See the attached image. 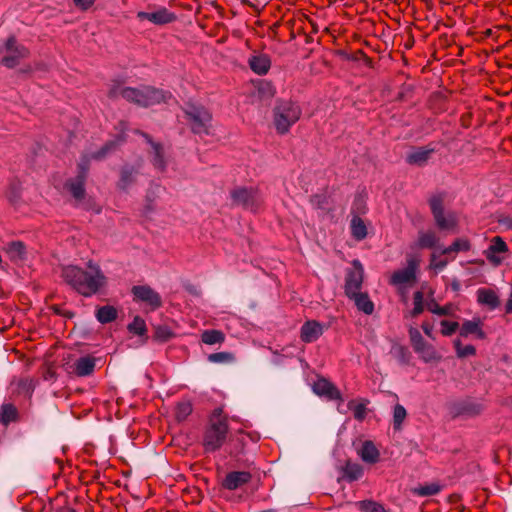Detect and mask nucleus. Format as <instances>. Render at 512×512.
Masks as SVG:
<instances>
[{
    "label": "nucleus",
    "mask_w": 512,
    "mask_h": 512,
    "mask_svg": "<svg viewBox=\"0 0 512 512\" xmlns=\"http://www.w3.org/2000/svg\"><path fill=\"white\" fill-rule=\"evenodd\" d=\"M61 275L69 285L85 297L96 294L107 282L99 265L91 260L87 263V270L68 265L62 268Z\"/></svg>",
    "instance_id": "nucleus-1"
},
{
    "label": "nucleus",
    "mask_w": 512,
    "mask_h": 512,
    "mask_svg": "<svg viewBox=\"0 0 512 512\" xmlns=\"http://www.w3.org/2000/svg\"><path fill=\"white\" fill-rule=\"evenodd\" d=\"M231 204L252 213L264 205L265 197L257 186H237L230 191Z\"/></svg>",
    "instance_id": "nucleus-2"
},
{
    "label": "nucleus",
    "mask_w": 512,
    "mask_h": 512,
    "mask_svg": "<svg viewBox=\"0 0 512 512\" xmlns=\"http://www.w3.org/2000/svg\"><path fill=\"white\" fill-rule=\"evenodd\" d=\"M301 107L291 100H280L273 109V124L279 134H286L300 119Z\"/></svg>",
    "instance_id": "nucleus-3"
},
{
    "label": "nucleus",
    "mask_w": 512,
    "mask_h": 512,
    "mask_svg": "<svg viewBox=\"0 0 512 512\" xmlns=\"http://www.w3.org/2000/svg\"><path fill=\"white\" fill-rule=\"evenodd\" d=\"M121 95L124 99L144 107L166 102L171 98L169 92L149 86L140 89L126 87L121 90Z\"/></svg>",
    "instance_id": "nucleus-4"
},
{
    "label": "nucleus",
    "mask_w": 512,
    "mask_h": 512,
    "mask_svg": "<svg viewBox=\"0 0 512 512\" xmlns=\"http://www.w3.org/2000/svg\"><path fill=\"white\" fill-rule=\"evenodd\" d=\"M29 51L23 45L17 43L14 36L9 37L0 45V60L8 68L17 66L21 60L28 57Z\"/></svg>",
    "instance_id": "nucleus-5"
},
{
    "label": "nucleus",
    "mask_w": 512,
    "mask_h": 512,
    "mask_svg": "<svg viewBox=\"0 0 512 512\" xmlns=\"http://www.w3.org/2000/svg\"><path fill=\"white\" fill-rule=\"evenodd\" d=\"M228 432V425L225 418L217 417L212 419L210 427L204 437V446L207 451H216L224 443Z\"/></svg>",
    "instance_id": "nucleus-6"
},
{
    "label": "nucleus",
    "mask_w": 512,
    "mask_h": 512,
    "mask_svg": "<svg viewBox=\"0 0 512 512\" xmlns=\"http://www.w3.org/2000/svg\"><path fill=\"white\" fill-rule=\"evenodd\" d=\"M185 113L194 133L208 134L211 122V114L203 106L189 103Z\"/></svg>",
    "instance_id": "nucleus-7"
},
{
    "label": "nucleus",
    "mask_w": 512,
    "mask_h": 512,
    "mask_svg": "<svg viewBox=\"0 0 512 512\" xmlns=\"http://www.w3.org/2000/svg\"><path fill=\"white\" fill-rule=\"evenodd\" d=\"M469 249V243L467 240L458 239L451 246L444 248L441 252L434 251L432 253L431 261L429 268L434 271L435 274L439 273L444 269L449 260L451 259L449 256L453 253H457L459 251H464Z\"/></svg>",
    "instance_id": "nucleus-8"
},
{
    "label": "nucleus",
    "mask_w": 512,
    "mask_h": 512,
    "mask_svg": "<svg viewBox=\"0 0 512 512\" xmlns=\"http://www.w3.org/2000/svg\"><path fill=\"white\" fill-rule=\"evenodd\" d=\"M419 266V260L415 257L408 259L407 267L395 271L390 277V284L398 289H404L412 286L416 281V273Z\"/></svg>",
    "instance_id": "nucleus-9"
},
{
    "label": "nucleus",
    "mask_w": 512,
    "mask_h": 512,
    "mask_svg": "<svg viewBox=\"0 0 512 512\" xmlns=\"http://www.w3.org/2000/svg\"><path fill=\"white\" fill-rule=\"evenodd\" d=\"M508 246L500 236L490 239L489 246L483 251L487 260L494 266H499L508 254Z\"/></svg>",
    "instance_id": "nucleus-10"
},
{
    "label": "nucleus",
    "mask_w": 512,
    "mask_h": 512,
    "mask_svg": "<svg viewBox=\"0 0 512 512\" xmlns=\"http://www.w3.org/2000/svg\"><path fill=\"white\" fill-rule=\"evenodd\" d=\"M139 20H147L154 25H165L176 20L175 13L165 7H158L150 11H140L137 13Z\"/></svg>",
    "instance_id": "nucleus-11"
},
{
    "label": "nucleus",
    "mask_w": 512,
    "mask_h": 512,
    "mask_svg": "<svg viewBox=\"0 0 512 512\" xmlns=\"http://www.w3.org/2000/svg\"><path fill=\"white\" fill-rule=\"evenodd\" d=\"M132 293L136 301L144 303L151 310H155L161 306L162 301L160 295L149 286H134Z\"/></svg>",
    "instance_id": "nucleus-12"
},
{
    "label": "nucleus",
    "mask_w": 512,
    "mask_h": 512,
    "mask_svg": "<svg viewBox=\"0 0 512 512\" xmlns=\"http://www.w3.org/2000/svg\"><path fill=\"white\" fill-rule=\"evenodd\" d=\"M363 266L358 260L353 261V268L348 272L346 277L345 292L347 296L355 295L359 292L363 281Z\"/></svg>",
    "instance_id": "nucleus-13"
},
{
    "label": "nucleus",
    "mask_w": 512,
    "mask_h": 512,
    "mask_svg": "<svg viewBox=\"0 0 512 512\" xmlns=\"http://www.w3.org/2000/svg\"><path fill=\"white\" fill-rule=\"evenodd\" d=\"M367 193L364 190L357 191L353 197L351 205L350 224H364L362 216L367 211Z\"/></svg>",
    "instance_id": "nucleus-14"
},
{
    "label": "nucleus",
    "mask_w": 512,
    "mask_h": 512,
    "mask_svg": "<svg viewBox=\"0 0 512 512\" xmlns=\"http://www.w3.org/2000/svg\"><path fill=\"white\" fill-rule=\"evenodd\" d=\"M310 204L319 216H324L334 211V200L327 192H320L310 197Z\"/></svg>",
    "instance_id": "nucleus-15"
},
{
    "label": "nucleus",
    "mask_w": 512,
    "mask_h": 512,
    "mask_svg": "<svg viewBox=\"0 0 512 512\" xmlns=\"http://www.w3.org/2000/svg\"><path fill=\"white\" fill-rule=\"evenodd\" d=\"M357 454L363 462L370 465L376 464L380 460V451L370 440H366L361 444L357 449Z\"/></svg>",
    "instance_id": "nucleus-16"
},
{
    "label": "nucleus",
    "mask_w": 512,
    "mask_h": 512,
    "mask_svg": "<svg viewBox=\"0 0 512 512\" xmlns=\"http://www.w3.org/2000/svg\"><path fill=\"white\" fill-rule=\"evenodd\" d=\"M313 391L319 396H325L331 400L341 399L340 391L328 380L324 378L318 379L313 384Z\"/></svg>",
    "instance_id": "nucleus-17"
},
{
    "label": "nucleus",
    "mask_w": 512,
    "mask_h": 512,
    "mask_svg": "<svg viewBox=\"0 0 512 512\" xmlns=\"http://www.w3.org/2000/svg\"><path fill=\"white\" fill-rule=\"evenodd\" d=\"M251 479V474L246 471H234L226 475L223 480V487L228 490H236L237 488L248 483Z\"/></svg>",
    "instance_id": "nucleus-18"
},
{
    "label": "nucleus",
    "mask_w": 512,
    "mask_h": 512,
    "mask_svg": "<svg viewBox=\"0 0 512 512\" xmlns=\"http://www.w3.org/2000/svg\"><path fill=\"white\" fill-rule=\"evenodd\" d=\"M323 333V326L316 321H307L301 328V339L311 343L316 341Z\"/></svg>",
    "instance_id": "nucleus-19"
},
{
    "label": "nucleus",
    "mask_w": 512,
    "mask_h": 512,
    "mask_svg": "<svg viewBox=\"0 0 512 512\" xmlns=\"http://www.w3.org/2000/svg\"><path fill=\"white\" fill-rule=\"evenodd\" d=\"M249 67L258 75H265L271 66V61L266 54H255L249 58Z\"/></svg>",
    "instance_id": "nucleus-20"
},
{
    "label": "nucleus",
    "mask_w": 512,
    "mask_h": 512,
    "mask_svg": "<svg viewBox=\"0 0 512 512\" xmlns=\"http://www.w3.org/2000/svg\"><path fill=\"white\" fill-rule=\"evenodd\" d=\"M433 149H429L426 147H419L410 151L407 155V162L409 164L422 166L424 165L431 157L433 153Z\"/></svg>",
    "instance_id": "nucleus-21"
},
{
    "label": "nucleus",
    "mask_w": 512,
    "mask_h": 512,
    "mask_svg": "<svg viewBox=\"0 0 512 512\" xmlns=\"http://www.w3.org/2000/svg\"><path fill=\"white\" fill-rule=\"evenodd\" d=\"M430 208L435 217L436 224H452V219H447L444 214V202L441 196L430 199Z\"/></svg>",
    "instance_id": "nucleus-22"
},
{
    "label": "nucleus",
    "mask_w": 512,
    "mask_h": 512,
    "mask_svg": "<svg viewBox=\"0 0 512 512\" xmlns=\"http://www.w3.org/2000/svg\"><path fill=\"white\" fill-rule=\"evenodd\" d=\"M151 144V161L155 169L164 171L167 166L166 154L164 148L158 144L150 141Z\"/></svg>",
    "instance_id": "nucleus-23"
},
{
    "label": "nucleus",
    "mask_w": 512,
    "mask_h": 512,
    "mask_svg": "<svg viewBox=\"0 0 512 512\" xmlns=\"http://www.w3.org/2000/svg\"><path fill=\"white\" fill-rule=\"evenodd\" d=\"M96 366V359L91 356H84L74 363V371L78 376L84 377L90 375Z\"/></svg>",
    "instance_id": "nucleus-24"
},
{
    "label": "nucleus",
    "mask_w": 512,
    "mask_h": 512,
    "mask_svg": "<svg viewBox=\"0 0 512 512\" xmlns=\"http://www.w3.org/2000/svg\"><path fill=\"white\" fill-rule=\"evenodd\" d=\"M84 180V175L80 174L76 178L71 179L66 183V188L77 201L82 200L84 198Z\"/></svg>",
    "instance_id": "nucleus-25"
},
{
    "label": "nucleus",
    "mask_w": 512,
    "mask_h": 512,
    "mask_svg": "<svg viewBox=\"0 0 512 512\" xmlns=\"http://www.w3.org/2000/svg\"><path fill=\"white\" fill-rule=\"evenodd\" d=\"M348 297L352 298L355 302V305L357 306V308L364 312L365 314H372L373 311H374V304L373 302L369 299L368 295L366 294H363V293H355V295H349Z\"/></svg>",
    "instance_id": "nucleus-26"
},
{
    "label": "nucleus",
    "mask_w": 512,
    "mask_h": 512,
    "mask_svg": "<svg viewBox=\"0 0 512 512\" xmlns=\"http://www.w3.org/2000/svg\"><path fill=\"white\" fill-rule=\"evenodd\" d=\"M137 170L125 167L121 172L118 187L123 191H128L136 182Z\"/></svg>",
    "instance_id": "nucleus-27"
},
{
    "label": "nucleus",
    "mask_w": 512,
    "mask_h": 512,
    "mask_svg": "<svg viewBox=\"0 0 512 512\" xmlns=\"http://www.w3.org/2000/svg\"><path fill=\"white\" fill-rule=\"evenodd\" d=\"M500 304L499 296L495 290L482 288V306H487L489 310H495Z\"/></svg>",
    "instance_id": "nucleus-28"
},
{
    "label": "nucleus",
    "mask_w": 512,
    "mask_h": 512,
    "mask_svg": "<svg viewBox=\"0 0 512 512\" xmlns=\"http://www.w3.org/2000/svg\"><path fill=\"white\" fill-rule=\"evenodd\" d=\"M438 237L432 231L421 233L417 239L416 246L419 248H435Z\"/></svg>",
    "instance_id": "nucleus-29"
},
{
    "label": "nucleus",
    "mask_w": 512,
    "mask_h": 512,
    "mask_svg": "<svg viewBox=\"0 0 512 512\" xmlns=\"http://www.w3.org/2000/svg\"><path fill=\"white\" fill-rule=\"evenodd\" d=\"M440 491L441 486L436 482L420 485L412 489L413 494L422 497L436 495Z\"/></svg>",
    "instance_id": "nucleus-30"
},
{
    "label": "nucleus",
    "mask_w": 512,
    "mask_h": 512,
    "mask_svg": "<svg viewBox=\"0 0 512 512\" xmlns=\"http://www.w3.org/2000/svg\"><path fill=\"white\" fill-rule=\"evenodd\" d=\"M117 317V310L113 306H102L96 312V318L100 323H109Z\"/></svg>",
    "instance_id": "nucleus-31"
},
{
    "label": "nucleus",
    "mask_w": 512,
    "mask_h": 512,
    "mask_svg": "<svg viewBox=\"0 0 512 512\" xmlns=\"http://www.w3.org/2000/svg\"><path fill=\"white\" fill-rule=\"evenodd\" d=\"M202 342L207 345H214L224 341V334L219 330H206L202 333Z\"/></svg>",
    "instance_id": "nucleus-32"
},
{
    "label": "nucleus",
    "mask_w": 512,
    "mask_h": 512,
    "mask_svg": "<svg viewBox=\"0 0 512 512\" xmlns=\"http://www.w3.org/2000/svg\"><path fill=\"white\" fill-rule=\"evenodd\" d=\"M17 416V409L12 404H4L0 412V422L7 425L14 421Z\"/></svg>",
    "instance_id": "nucleus-33"
},
{
    "label": "nucleus",
    "mask_w": 512,
    "mask_h": 512,
    "mask_svg": "<svg viewBox=\"0 0 512 512\" xmlns=\"http://www.w3.org/2000/svg\"><path fill=\"white\" fill-rule=\"evenodd\" d=\"M407 416L406 409L400 404H396L393 409V426L394 429L399 430Z\"/></svg>",
    "instance_id": "nucleus-34"
},
{
    "label": "nucleus",
    "mask_w": 512,
    "mask_h": 512,
    "mask_svg": "<svg viewBox=\"0 0 512 512\" xmlns=\"http://www.w3.org/2000/svg\"><path fill=\"white\" fill-rule=\"evenodd\" d=\"M364 474L363 468L357 463H348L345 468L346 477L351 480H358Z\"/></svg>",
    "instance_id": "nucleus-35"
},
{
    "label": "nucleus",
    "mask_w": 512,
    "mask_h": 512,
    "mask_svg": "<svg viewBox=\"0 0 512 512\" xmlns=\"http://www.w3.org/2000/svg\"><path fill=\"white\" fill-rule=\"evenodd\" d=\"M479 334V322L476 320L466 321L460 328V337Z\"/></svg>",
    "instance_id": "nucleus-36"
},
{
    "label": "nucleus",
    "mask_w": 512,
    "mask_h": 512,
    "mask_svg": "<svg viewBox=\"0 0 512 512\" xmlns=\"http://www.w3.org/2000/svg\"><path fill=\"white\" fill-rule=\"evenodd\" d=\"M457 355L459 357H468L471 355H474L476 353V348L472 345H462V342L460 339H457L454 342Z\"/></svg>",
    "instance_id": "nucleus-37"
},
{
    "label": "nucleus",
    "mask_w": 512,
    "mask_h": 512,
    "mask_svg": "<svg viewBox=\"0 0 512 512\" xmlns=\"http://www.w3.org/2000/svg\"><path fill=\"white\" fill-rule=\"evenodd\" d=\"M415 352L418 353L425 362H431L438 359L435 349L429 344L424 345L422 349Z\"/></svg>",
    "instance_id": "nucleus-38"
},
{
    "label": "nucleus",
    "mask_w": 512,
    "mask_h": 512,
    "mask_svg": "<svg viewBox=\"0 0 512 512\" xmlns=\"http://www.w3.org/2000/svg\"><path fill=\"white\" fill-rule=\"evenodd\" d=\"M409 334L415 351L422 349L423 346L427 344L417 329L411 328Z\"/></svg>",
    "instance_id": "nucleus-39"
},
{
    "label": "nucleus",
    "mask_w": 512,
    "mask_h": 512,
    "mask_svg": "<svg viewBox=\"0 0 512 512\" xmlns=\"http://www.w3.org/2000/svg\"><path fill=\"white\" fill-rule=\"evenodd\" d=\"M7 252L12 258H21L24 253V246L19 241L10 242L7 246Z\"/></svg>",
    "instance_id": "nucleus-40"
},
{
    "label": "nucleus",
    "mask_w": 512,
    "mask_h": 512,
    "mask_svg": "<svg viewBox=\"0 0 512 512\" xmlns=\"http://www.w3.org/2000/svg\"><path fill=\"white\" fill-rule=\"evenodd\" d=\"M192 412V405L189 402H180L176 407V417L178 420H184Z\"/></svg>",
    "instance_id": "nucleus-41"
},
{
    "label": "nucleus",
    "mask_w": 512,
    "mask_h": 512,
    "mask_svg": "<svg viewBox=\"0 0 512 512\" xmlns=\"http://www.w3.org/2000/svg\"><path fill=\"white\" fill-rule=\"evenodd\" d=\"M441 333L445 336L452 335L459 327V324L455 321L442 320L440 322Z\"/></svg>",
    "instance_id": "nucleus-42"
},
{
    "label": "nucleus",
    "mask_w": 512,
    "mask_h": 512,
    "mask_svg": "<svg viewBox=\"0 0 512 512\" xmlns=\"http://www.w3.org/2000/svg\"><path fill=\"white\" fill-rule=\"evenodd\" d=\"M210 362L213 363H224L233 361L234 357L231 353L228 352H218L213 353L208 356Z\"/></svg>",
    "instance_id": "nucleus-43"
},
{
    "label": "nucleus",
    "mask_w": 512,
    "mask_h": 512,
    "mask_svg": "<svg viewBox=\"0 0 512 512\" xmlns=\"http://www.w3.org/2000/svg\"><path fill=\"white\" fill-rule=\"evenodd\" d=\"M129 330L135 334L143 335L146 331L144 320L139 317L134 318L133 322L128 326Z\"/></svg>",
    "instance_id": "nucleus-44"
},
{
    "label": "nucleus",
    "mask_w": 512,
    "mask_h": 512,
    "mask_svg": "<svg viewBox=\"0 0 512 512\" xmlns=\"http://www.w3.org/2000/svg\"><path fill=\"white\" fill-rule=\"evenodd\" d=\"M173 336L172 331L167 326H158L155 329L154 337L159 341H167Z\"/></svg>",
    "instance_id": "nucleus-45"
},
{
    "label": "nucleus",
    "mask_w": 512,
    "mask_h": 512,
    "mask_svg": "<svg viewBox=\"0 0 512 512\" xmlns=\"http://www.w3.org/2000/svg\"><path fill=\"white\" fill-rule=\"evenodd\" d=\"M359 506L363 512H384L383 507L373 501L359 502Z\"/></svg>",
    "instance_id": "nucleus-46"
},
{
    "label": "nucleus",
    "mask_w": 512,
    "mask_h": 512,
    "mask_svg": "<svg viewBox=\"0 0 512 512\" xmlns=\"http://www.w3.org/2000/svg\"><path fill=\"white\" fill-rule=\"evenodd\" d=\"M20 196V186L12 183L7 191V197L10 202L16 203Z\"/></svg>",
    "instance_id": "nucleus-47"
},
{
    "label": "nucleus",
    "mask_w": 512,
    "mask_h": 512,
    "mask_svg": "<svg viewBox=\"0 0 512 512\" xmlns=\"http://www.w3.org/2000/svg\"><path fill=\"white\" fill-rule=\"evenodd\" d=\"M423 311V294L418 291L414 294L413 315H418Z\"/></svg>",
    "instance_id": "nucleus-48"
},
{
    "label": "nucleus",
    "mask_w": 512,
    "mask_h": 512,
    "mask_svg": "<svg viewBox=\"0 0 512 512\" xmlns=\"http://www.w3.org/2000/svg\"><path fill=\"white\" fill-rule=\"evenodd\" d=\"M351 234L356 240H362L367 235V226H351Z\"/></svg>",
    "instance_id": "nucleus-49"
},
{
    "label": "nucleus",
    "mask_w": 512,
    "mask_h": 512,
    "mask_svg": "<svg viewBox=\"0 0 512 512\" xmlns=\"http://www.w3.org/2000/svg\"><path fill=\"white\" fill-rule=\"evenodd\" d=\"M467 411H468V409H467L466 401H459V402L455 403L451 407V414L453 416H458V415L463 414V413H465Z\"/></svg>",
    "instance_id": "nucleus-50"
},
{
    "label": "nucleus",
    "mask_w": 512,
    "mask_h": 512,
    "mask_svg": "<svg viewBox=\"0 0 512 512\" xmlns=\"http://www.w3.org/2000/svg\"><path fill=\"white\" fill-rule=\"evenodd\" d=\"M353 414L357 420L362 421L366 417V414H367V409H366L365 404H362V403L357 404L353 409Z\"/></svg>",
    "instance_id": "nucleus-51"
},
{
    "label": "nucleus",
    "mask_w": 512,
    "mask_h": 512,
    "mask_svg": "<svg viewBox=\"0 0 512 512\" xmlns=\"http://www.w3.org/2000/svg\"><path fill=\"white\" fill-rule=\"evenodd\" d=\"M429 310L432 313L438 314V315H447V314L450 313V307L449 306L440 307L437 304L429 305Z\"/></svg>",
    "instance_id": "nucleus-52"
},
{
    "label": "nucleus",
    "mask_w": 512,
    "mask_h": 512,
    "mask_svg": "<svg viewBox=\"0 0 512 512\" xmlns=\"http://www.w3.org/2000/svg\"><path fill=\"white\" fill-rule=\"evenodd\" d=\"M95 0H73L74 5L81 10H88L93 6Z\"/></svg>",
    "instance_id": "nucleus-53"
},
{
    "label": "nucleus",
    "mask_w": 512,
    "mask_h": 512,
    "mask_svg": "<svg viewBox=\"0 0 512 512\" xmlns=\"http://www.w3.org/2000/svg\"><path fill=\"white\" fill-rule=\"evenodd\" d=\"M114 145V143L106 144L103 149L95 155L96 158H101L107 154V152L111 149V147Z\"/></svg>",
    "instance_id": "nucleus-54"
},
{
    "label": "nucleus",
    "mask_w": 512,
    "mask_h": 512,
    "mask_svg": "<svg viewBox=\"0 0 512 512\" xmlns=\"http://www.w3.org/2000/svg\"><path fill=\"white\" fill-rule=\"evenodd\" d=\"M19 385L23 386V389H25V390H26V393H27V394H30V393H31V390H32V388H31V382H29L28 380H25V381H21V382L19 383Z\"/></svg>",
    "instance_id": "nucleus-55"
},
{
    "label": "nucleus",
    "mask_w": 512,
    "mask_h": 512,
    "mask_svg": "<svg viewBox=\"0 0 512 512\" xmlns=\"http://www.w3.org/2000/svg\"><path fill=\"white\" fill-rule=\"evenodd\" d=\"M492 36H493V29L492 28H487L485 30H482V39L484 37L489 38V37H492Z\"/></svg>",
    "instance_id": "nucleus-56"
},
{
    "label": "nucleus",
    "mask_w": 512,
    "mask_h": 512,
    "mask_svg": "<svg viewBox=\"0 0 512 512\" xmlns=\"http://www.w3.org/2000/svg\"><path fill=\"white\" fill-rule=\"evenodd\" d=\"M505 312L506 313H511L512 312V298H510L506 305H505Z\"/></svg>",
    "instance_id": "nucleus-57"
},
{
    "label": "nucleus",
    "mask_w": 512,
    "mask_h": 512,
    "mask_svg": "<svg viewBox=\"0 0 512 512\" xmlns=\"http://www.w3.org/2000/svg\"><path fill=\"white\" fill-rule=\"evenodd\" d=\"M57 512H77V511L73 508H63V509L58 510Z\"/></svg>",
    "instance_id": "nucleus-58"
},
{
    "label": "nucleus",
    "mask_w": 512,
    "mask_h": 512,
    "mask_svg": "<svg viewBox=\"0 0 512 512\" xmlns=\"http://www.w3.org/2000/svg\"><path fill=\"white\" fill-rule=\"evenodd\" d=\"M499 224H512V219H510V220H507V219L499 220Z\"/></svg>",
    "instance_id": "nucleus-59"
},
{
    "label": "nucleus",
    "mask_w": 512,
    "mask_h": 512,
    "mask_svg": "<svg viewBox=\"0 0 512 512\" xmlns=\"http://www.w3.org/2000/svg\"><path fill=\"white\" fill-rule=\"evenodd\" d=\"M422 327H423L424 332H425L428 336H430V327H429L428 325H423Z\"/></svg>",
    "instance_id": "nucleus-60"
},
{
    "label": "nucleus",
    "mask_w": 512,
    "mask_h": 512,
    "mask_svg": "<svg viewBox=\"0 0 512 512\" xmlns=\"http://www.w3.org/2000/svg\"><path fill=\"white\" fill-rule=\"evenodd\" d=\"M486 80H487V81L489 80V79H488V77H487V78H484V77L482 76V79H481L482 86H483L484 84H486V82H485Z\"/></svg>",
    "instance_id": "nucleus-61"
},
{
    "label": "nucleus",
    "mask_w": 512,
    "mask_h": 512,
    "mask_svg": "<svg viewBox=\"0 0 512 512\" xmlns=\"http://www.w3.org/2000/svg\"><path fill=\"white\" fill-rule=\"evenodd\" d=\"M494 13H495V14H500L501 12H500L498 9H496V10L494 11Z\"/></svg>",
    "instance_id": "nucleus-62"
},
{
    "label": "nucleus",
    "mask_w": 512,
    "mask_h": 512,
    "mask_svg": "<svg viewBox=\"0 0 512 512\" xmlns=\"http://www.w3.org/2000/svg\"><path fill=\"white\" fill-rule=\"evenodd\" d=\"M491 3H484V6L488 7ZM482 6H483V3H482Z\"/></svg>",
    "instance_id": "nucleus-63"
},
{
    "label": "nucleus",
    "mask_w": 512,
    "mask_h": 512,
    "mask_svg": "<svg viewBox=\"0 0 512 512\" xmlns=\"http://www.w3.org/2000/svg\"><path fill=\"white\" fill-rule=\"evenodd\" d=\"M483 97H484V98H486V99H490V97H489V96H487V95H482V98H483Z\"/></svg>",
    "instance_id": "nucleus-64"
}]
</instances>
